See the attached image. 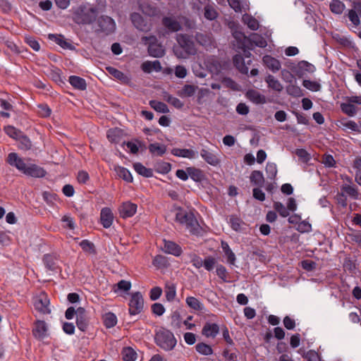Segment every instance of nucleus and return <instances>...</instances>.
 <instances>
[{
    "mask_svg": "<svg viewBox=\"0 0 361 361\" xmlns=\"http://www.w3.org/2000/svg\"><path fill=\"white\" fill-rule=\"evenodd\" d=\"M233 47L238 50H243L245 48L248 49H252V47H250L249 45V38L245 37L244 40H235L233 42Z\"/></svg>",
    "mask_w": 361,
    "mask_h": 361,
    "instance_id": "obj_57",
    "label": "nucleus"
},
{
    "mask_svg": "<svg viewBox=\"0 0 361 361\" xmlns=\"http://www.w3.org/2000/svg\"><path fill=\"white\" fill-rule=\"evenodd\" d=\"M48 38L56 42L58 45L61 46L63 49L68 48V42L64 39L63 36L61 35L49 34Z\"/></svg>",
    "mask_w": 361,
    "mask_h": 361,
    "instance_id": "obj_45",
    "label": "nucleus"
},
{
    "mask_svg": "<svg viewBox=\"0 0 361 361\" xmlns=\"http://www.w3.org/2000/svg\"><path fill=\"white\" fill-rule=\"evenodd\" d=\"M141 39L145 45H148L147 50L151 56L159 58L164 55V49L157 43V39L154 35L144 36Z\"/></svg>",
    "mask_w": 361,
    "mask_h": 361,
    "instance_id": "obj_4",
    "label": "nucleus"
},
{
    "mask_svg": "<svg viewBox=\"0 0 361 361\" xmlns=\"http://www.w3.org/2000/svg\"><path fill=\"white\" fill-rule=\"evenodd\" d=\"M42 197H43L44 200L48 204H50V205L54 204V202L56 200V198H57V196L56 194L51 192H48V191L43 192Z\"/></svg>",
    "mask_w": 361,
    "mask_h": 361,
    "instance_id": "obj_64",
    "label": "nucleus"
},
{
    "mask_svg": "<svg viewBox=\"0 0 361 361\" xmlns=\"http://www.w3.org/2000/svg\"><path fill=\"white\" fill-rule=\"evenodd\" d=\"M200 156L207 164L214 166L219 165L221 162L216 154L206 149H201Z\"/></svg>",
    "mask_w": 361,
    "mask_h": 361,
    "instance_id": "obj_17",
    "label": "nucleus"
},
{
    "mask_svg": "<svg viewBox=\"0 0 361 361\" xmlns=\"http://www.w3.org/2000/svg\"><path fill=\"white\" fill-rule=\"evenodd\" d=\"M187 171L189 176L195 182H200L204 178V172L195 167H188Z\"/></svg>",
    "mask_w": 361,
    "mask_h": 361,
    "instance_id": "obj_29",
    "label": "nucleus"
},
{
    "mask_svg": "<svg viewBox=\"0 0 361 361\" xmlns=\"http://www.w3.org/2000/svg\"><path fill=\"white\" fill-rule=\"evenodd\" d=\"M186 229H188L190 233L196 235L200 233V226L196 219V218H194V222L190 221L186 226Z\"/></svg>",
    "mask_w": 361,
    "mask_h": 361,
    "instance_id": "obj_58",
    "label": "nucleus"
},
{
    "mask_svg": "<svg viewBox=\"0 0 361 361\" xmlns=\"http://www.w3.org/2000/svg\"><path fill=\"white\" fill-rule=\"evenodd\" d=\"M359 15L360 14L358 13L352 9H350L348 13V17L349 20L355 26H357L360 24Z\"/></svg>",
    "mask_w": 361,
    "mask_h": 361,
    "instance_id": "obj_63",
    "label": "nucleus"
},
{
    "mask_svg": "<svg viewBox=\"0 0 361 361\" xmlns=\"http://www.w3.org/2000/svg\"><path fill=\"white\" fill-rule=\"evenodd\" d=\"M163 97L166 102L178 109H181L184 106V103L182 101H180L178 98L171 95L166 92L163 93Z\"/></svg>",
    "mask_w": 361,
    "mask_h": 361,
    "instance_id": "obj_31",
    "label": "nucleus"
},
{
    "mask_svg": "<svg viewBox=\"0 0 361 361\" xmlns=\"http://www.w3.org/2000/svg\"><path fill=\"white\" fill-rule=\"evenodd\" d=\"M32 335L38 340H42L48 336V326L44 321L37 320L32 329Z\"/></svg>",
    "mask_w": 361,
    "mask_h": 361,
    "instance_id": "obj_11",
    "label": "nucleus"
},
{
    "mask_svg": "<svg viewBox=\"0 0 361 361\" xmlns=\"http://www.w3.org/2000/svg\"><path fill=\"white\" fill-rule=\"evenodd\" d=\"M121 355L124 361H135L137 358V353L131 347L123 348Z\"/></svg>",
    "mask_w": 361,
    "mask_h": 361,
    "instance_id": "obj_34",
    "label": "nucleus"
},
{
    "mask_svg": "<svg viewBox=\"0 0 361 361\" xmlns=\"http://www.w3.org/2000/svg\"><path fill=\"white\" fill-rule=\"evenodd\" d=\"M107 138L108 140L113 143H118L120 142L121 135L120 131L117 129H109L107 131Z\"/></svg>",
    "mask_w": 361,
    "mask_h": 361,
    "instance_id": "obj_52",
    "label": "nucleus"
},
{
    "mask_svg": "<svg viewBox=\"0 0 361 361\" xmlns=\"http://www.w3.org/2000/svg\"><path fill=\"white\" fill-rule=\"evenodd\" d=\"M135 171L140 176L146 178H150L153 176V171L151 169L146 168L140 162L135 163L133 164Z\"/></svg>",
    "mask_w": 361,
    "mask_h": 361,
    "instance_id": "obj_32",
    "label": "nucleus"
},
{
    "mask_svg": "<svg viewBox=\"0 0 361 361\" xmlns=\"http://www.w3.org/2000/svg\"><path fill=\"white\" fill-rule=\"evenodd\" d=\"M51 109L47 104H40L37 105V114L42 117H48L51 114Z\"/></svg>",
    "mask_w": 361,
    "mask_h": 361,
    "instance_id": "obj_59",
    "label": "nucleus"
},
{
    "mask_svg": "<svg viewBox=\"0 0 361 361\" xmlns=\"http://www.w3.org/2000/svg\"><path fill=\"white\" fill-rule=\"evenodd\" d=\"M262 60L264 65L273 72H276L281 68L280 61L271 56L266 55Z\"/></svg>",
    "mask_w": 361,
    "mask_h": 361,
    "instance_id": "obj_20",
    "label": "nucleus"
},
{
    "mask_svg": "<svg viewBox=\"0 0 361 361\" xmlns=\"http://www.w3.org/2000/svg\"><path fill=\"white\" fill-rule=\"evenodd\" d=\"M266 82L268 84V87L276 92H281L283 90V86L280 82L276 79L273 75H269L266 79Z\"/></svg>",
    "mask_w": 361,
    "mask_h": 361,
    "instance_id": "obj_35",
    "label": "nucleus"
},
{
    "mask_svg": "<svg viewBox=\"0 0 361 361\" xmlns=\"http://www.w3.org/2000/svg\"><path fill=\"white\" fill-rule=\"evenodd\" d=\"M16 140L18 142V148L22 150H28L32 147V142L24 133H23Z\"/></svg>",
    "mask_w": 361,
    "mask_h": 361,
    "instance_id": "obj_39",
    "label": "nucleus"
},
{
    "mask_svg": "<svg viewBox=\"0 0 361 361\" xmlns=\"http://www.w3.org/2000/svg\"><path fill=\"white\" fill-rule=\"evenodd\" d=\"M6 161L11 166H15L18 171L28 176L42 178L46 174V171L43 168L35 164L25 163V160L19 157L16 152L9 153Z\"/></svg>",
    "mask_w": 361,
    "mask_h": 361,
    "instance_id": "obj_1",
    "label": "nucleus"
},
{
    "mask_svg": "<svg viewBox=\"0 0 361 361\" xmlns=\"http://www.w3.org/2000/svg\"><path fill=\"white\" fill-rule=\"evenodd\" d=\"M204 16L207 20H212L216 18L218 13L212 6L207 5L204 7Z\"/></svg>",
    "mask_w": 361,
    "mask_h": 361,
    "instance_id": "obj_53",
    "label": "nucleus"
},
{
    "mask_svg": "<svg viewBox=\"0 0 361 361\" xmlns=\"http://www.w3.org/2000/svg\"><path fill=\"white\" fill-rule=\"evenodd\" d=\"M298 353L302 354V357H305L307 361H321L319 355L314 350H310L305 353H302V349H300Z\"/></svg>",
    "mask_w": 361,
    "mask_h": 361,
    "instance_id": "obj_46",
    "label": "nucleus"
},
{
    "mask_svg": "<svg viewBox=\"0 0 361 361\" xmlns=\"http://www.w3.org/2000/svg\"><path fill=\"white\" fill-rule=\"evenodd\" d=\"M148 149L150 153L157 156H162L166 151L165 145L157 142L150 144Z\"/></svg>",
    "mask_w": 361,
    "mask_h": 361,
    "instance_id": "obj_36",
    "label": "nucleus"
},
{
    "mask_svg": "<svg viewBox=\"0 0 361 361\" xmlns=\"http://www.w3.org/2000/svg\"><path fill=\"white\" fill-rule=\"evenodd\" d=\"M75 314L76 315V324L78 328L81 331H85L88 326L85 310L80 307L77 310H75L73 307H69V319H73Z\"/></svg>",
    "mask_w": 361,
    "mask_h": 361,
    "instance_id": "obj_5",
    "label": "nucleus"
},
{
    "mask_svg": "<svg viewBox=\"0 0 361 361\" xmlns=\"http://www.w3.org/2000/svg\"><path fill=\"white\" fill-rule=\"evenodd\" d=\"M196 350L202 355H209L213 353L212 347L204 343H198L195 346Z\"/></svg>",
    "mask_w": 361,
    "mask_h": 361,
    "instance_id": "obj_44",
    "label": "nucleus"
},
{
    "mask_svg": "<svg viewBox=\"0 0 361 361\" xmlns=\"http://www.w3.org/2000/svg\"><path fill=\"white\" fill-rule=\"evenodd\" d=\"M221 247L225 255L227 257L228 262L231 264H234L235 261V255L230 248L228 244L226 242L222 241Z\"/></svg>",
    "mask_w": 361,
    "mask_h": 361,
    "instance_id": "obj_37",
    "label": "nucleus"
},
{
    "mask_svg": "<svg viewBox=\"0 0 361 361\" xmlns=\"http://www.w3.org/2000/svg\"><path fill=\"white\" fill-rule=\"evenodd\" d=\"M165 293L166 300L168 301H173L176 295V287L174 286V285L167 284L165 288Z\"/></svg>",
    "mask_w": 361,
    "mask_h": 361,
    "instance_id": "obj_56",
    "label": "nucleus"
},
{
    "mask_svg": "<svg viewBox=\"0 0 361 361\" xmlns=\"http://www.w3.org/2000/svg\"><path fill=\"white\" fill-rule=\"evenodd\" d=\"M250 47L255 45L259 47L264 48L267 45L266 39L257 33H252L249 38Z\"/></svg>",
    "mask_w": 361,
    "mask_h": 361,
    "instance_id": "obj_25",
    "label": "nucleus"
},
{
    "mask_svg": "<svg viewBox=\"0 0 361 361\" xmlns=\"http://www.w3.org/2000/svg\"><path fill=\"white\" fill-rule=\"evenodd\" d=\"M302 85L307 89L314 92L319 91L321 87L320 85L318 82L310 80H304L302 82Z\"/></svg>",
    "mask_w": 361,
    "mask_h": 361,
    "instance_id": "obj_60",
    "label": "nucleus"
},
{
    "mask_svg": "<svg viewBox=\"0 0 361 361\" xmlns=\"http://www.w3.org/2000/svg\"><path fill=\"white\" fill-rule=\"evenodd\" d=\"M131 288V283L126 280H121L118 283L114 285V291L115 293L118 290H123L124 292L128 291Z\"/></svg>",
    "mask_w": 361,
    "mask_h": 361,
    "instance_id": "obj_51",
    "label": "nucleus"
},
{
    "mask_svg": "<svg viewBox=\"0 0 361 361\" xmlns=\"http://www.w3.org/2000/svg\"><path fill=\"white\" fill-rule=\"evenodd\" d=\"M154 341L159 348L166 351L173 350L177 343L173 334L164 328H161L156 332Z\"/></svg>",
    "mask_w": 361,
    "mask_h": 361,
    "instance_id": "obj_3",
    "label": "nucleus"
},
{
    "mask_svg": "<svg viewBox=\"0 0 361 361\" xmlns=\"http://www.w3.org/2000/svg\"><path fill=\"white\" fill-rule=\"evenodd\" d=\"M128 306V312L130 315H137L142 312L144 299L141 293L135 292L131 294Z\"/></svg>",
    "mask_w": 361,
    "mask_h": 361,
    "instance_id": "obj_6",
    "label": "nucleus"
},
{
    "mask_svg": "<svg viewBox=\"0 0 361 361\" xmlns=\"http://www.w3.org/2000/svg\"><path fill=\"white\" fill-rule=\"evenodd\" d=\"M162 249L166 253L174 256H180L182 253L180 246L171 240H164V247Z\"/></svg>",
    "mask_w": 361,
    "mask_h": 361,
    "instance_id": "obj_16",
    "label": "nucleus"
},
{
    "mask_svg": "<svg viewBox=\"0 0 361 361\" xmlns=\"http://www.w3.org/2000/svg\"><path fill=\"white\" fill-rule=\"evenodd\" d=\"M163 26L169 32H175L181 30L180 23L175 16H165L162 18Z\"/></svg>",
    "mask_w": 361,
    "mask_h": 361,
    "instance_id": "obj_12",
    "label": "nucleus"
},
{
    "mask_svg": "<svg viewBox=\"0 0 361 361\" xmlns=\"http://www.w3.org/2000/svg\"><path fill=\"white\" fill-rule=\"evenodd\" d=\"M79 245L84 252L94 255L96 254L94 245L90 240H82L81 242H80Z\"/></svg>",
    "mask_w": 361,
    "mask_h": 361,
    "instance_id": "obj_48",
    "label": "nucleus"
},
{
    "mask_svg": "<svg viewBox=\"0 0 361 361\" xmlns=\"http://www.w3.org/2000/svg\"><path fill=\"white\" fill-rule=\"evenodd\" d=\"M229 6L237 13H241L244 6L241 0H227Z\"/></svg>",
    "mask_w": 361,
    "mask_h": 361,
    "instance_id": "obj_62",
    "label": "nucleus"
},
{
    "mask_svg": "<svg viewBox=\"0 0 361 361\" xmlns=\"http://www.w3.org/2000/svg\"><path fill=\"white\" fill-rule=\"evenodd\" d=\"M345 8V4L340 0H333L329 5L331 11L336 14H341Z\"/></svg>",
    "mask_w": 361,
    "mask_h": 361,
    "instance_id": "obj_40",
    "label": "nucleus"
},
{
    "mask_svg": "<svg viewBox=\"0 0 361 361\" xmlns=\"http://www.w3.org/2000/svg\"><path fill=\"white\" fill-rule=\"evenodd\" d=\"M97 32L106 33V35L112 33L116 28L114 20L109 16H101L97 20Z\"/></svg>",
    "mask_w": 361,
    "mask_h": 361,
    "instance_id": "obj_7",
    "label": "nucleus"
},
{
    "mask_svg": "<svg viewBox=\"0 0 361 361\" xmlns=\"http://www.w3.org/2000/svg\"><path fill=\"white\" fill-rule=\"evenodd\" d=\"M5 133L11 138L17 140L23 133L12 126L4 128Z\"/></svg>",
    "mask_w": 361,
    "mask_h": 361,
    "instance_id": "obj_49",
    "label": "nucleus"
},
{
    "mask_svg": "<svg viewBox=\"0 0 361 361\" xmlns=\"http://www.w3.org/2000/svg\"><path fill=\"white\" fill-rule=\"evenodd\" d=\"M250 182L257 187H263L264 184V178L260 171H253L250 176Z\"/></svg>",
    "mask_w": 361,
    "mask_h": 361,
    "instance_id": "obj_27",
    "label": "nucleus"
},
{
    "mask_svg": "<svg viewBox=\"0 0 361 361\" xmlns=\"http://www.w3.org/2000/svg\"><path fill=\"white\" fill-rule=\"evenodd\" d=\"M286 91L288 94L293 97H300L302 95L301 89L298 86L293 84H290L287 87Z\"/></svg>",
    "mask_w": 361,
    "mask_h": 361,
    "instance_id": "obj_61",
    "label": "nucleus"
},
{
    "mask_svg": "<svg viewBox=\"0 0 361 361\" xmlns=\"http://www.w3.org/2000/svg\"><path fill=\"white\" fill-rule=\"evenodd\" d=\"M197 88V86L186 84L177 92V94L181 98L190 97L195 94Z\"/></svg>",
    "mask_w": 361,
    "mask_h": 361,
    "instance_id": "obj_24",
    "label": "nucleus"
},
{
    "mask_svg": "<svg viewBox=\"0 0 361 361\" xmlns=\"http://www.w3.org/2000/svg\"><path fill=\"white\" fill-rule=\"evenodd\" d=\"M141 68L145 73H151L152 71L159 72L161 70V66L159 61H145L142 63Z\"/></svg>",
    "mask_w": 361,
    "mask_h": 361,
    "instance_id": "obj_26",
    "label": "nucleus"
},
{
    "mask_svg": "<svg viewBox=\"0 0 361 361\" xmlns=\"http://www.w3.org/2000/svg\"><path fill=\"white\" fill-rule=\"evenodd\" d=\"M97 9L89 4H83L73 11V20L78 24H91L96 19Z\"/></svg>",
    "mask_w": 361,
    "mask_h": 361,
    "instance_id": "obj_2",
    "label": "nucleus"
},
{
    "mask_svg": "<svg viewBox=\"0 0 361 361\" xmlns=\"http://www.w3.org/2000/svg\"><path fill=\"white\" fill-rule=\"evenodd\" d=\"M219 331V327L216 324L206 323L202 329V333L206 337L214 338Z\"/></svg>",
    "mask_w": 361,
    "mask_h": 361,
    "instance_id": "obj_23",
    "label": "nucleus"
},
{
    "mask_svg": "<svg viewBox=\"0 0 361 361\" xmlns=\"http://www.w3.org/2000/svg\"><path fill=\"white\" fill-rule=\"evenodd\" d=\"M130 20L133 25L140 31L147 32L151 28L148 19L142 16L139 13H133L130 15Z\"/></svg>",
    "mask_w": 361,
    "mask_h": 361,
    "instance_id": "obj_8",
    "label": "nucleus"
},
{
    "mask_svg": "<svg viewBox=\"0 0 361 361\" xmlns=\"http://www.w3.org/2000/svg\"><path fill=\"white\" fill-rule=\"evenodd\" d=\"M234 66L243 74L247 75L249 68L245 65L244 59L241 54H235L233 57Z\"/></svg>",
    "mask_w": 361,
    "mask_h": 361,
    "instance_id": "obj_18",
    "label": "nucleus"
},
{
    "mask_svg": "<svg viewBox=\"0 0 361 361\" xmlns=\"http://www.w3.org/2000/svg\"><path fill=\"white\" fill-rule=\"evenodd\" d=\"M268 178L274 179L277 174V167L274 163H267L265 169Z\"/></svg>",
    "mask_w": 361,
    "mask_h": 361,
    "instance_id": "obj_54",
    "label": "nucleus"
},
{
    "mask_svg": "<svg viewBox=\"0 0 361 361\" xmlns=\"http://www.w3.org/2000/svg\"><path fill=\"white\" fill-rule=\"evenodd\" d=\"M185 302L187 305L192 309L195 310H202V304L200 302L198 299L195 297L189 296L186 298Z\"/></svg>",
    "mask_w": 361,
    "mask_h": 361,
    "instance_id": "obj_47",
    "label": "nucleus"
},
{
    "mask_svg": "<svg viewBox=\"0 0 361 361\" xmlns=\"http://www.w3.org/2000/svg\"><path fill=\"white\" fill-rule=\"evenodd\" d=\"M341 190L345 195H348L353 200L359 199L360 193L357 190V188L355 186L344 184L341 186Z\"/></svg>",
    "mask_w": 361,
    "mask_h": 361,
    "instance_id": "obj_30",
    "label": "nucleus"
},
{
    "mask_svg": "<svg viewBox=\"0 0 361 361\" xmlns=\"http://www.w3.org/2000/svg\"><path fill=\"white\" fill-rule=\"evenodd\" d=\"M274 208L282 217H287L289 215V211L287 207L280 202H275L274 203Z\"/></svg>",
    "mask_w": 361,
    "mask_h": 361,
    "instance_id": "obj_55",
    "label": "nucleus"
},
{
    "mask_svg": "<svg viewBox=\"0 0 361 361\" xmlns=\"http://www.w3.org/2000/svg\"><path fill=\"white\" fill-rule=\"evenodd\" d=\"M150 106L154 109L156 111L160 113H168L169 109L166 104L156 100H152L149 102Z\"/></svg>",
    "mask_w": 361,
    "mask_h": 361,
    "instance_id": "obj_41",
    "label": "nucleus"
},
{
    "mask_svg": "<svg viewBox=\"0 0 361 361\" xmlns=\"http://www.w3.org/2000/svg\"><path fill=\"white\" fill-rule=\"evenodd\" d=\"M49 299L44 293H40L35 300V309L42 314H49L51 310L49 308Z\"/></svg>",
    "mask_w": 361,
    "mask_h": 361,
    "instance_id": "obj_9",
    "label": "nucleus"
},
{
    "mask_svg": "<svg viewBox=\"0 0 361 361\" xmlns=\"http://www.w3.org/2000/svg\"><path fill=\"white\" fill-rule=\"evenodd\" d=\"M173 154L177 157L188 159H193L196 157V152L190 149H174Z\"/></svg>",
    "mask_w": 361,
    "mask_h": 361,
    "instance_id": "obj_33",
    "label": "nucleus"
},
{
    "mask_svg": "<svg viewBox=\"0 0 361 361\" xmlns=\"http://www.w3.org/2000/svg\"><path fill=\"white\" fill-rule=\"evenodd\" d=\"M69 84L78 90L83 91L87 89V82L85 80L79 76H69Z\"/></svg>",
    "mask_w": 361,
    "mask_h": 361,
    "instance_id": "obj_21",
    "label": "nucleus"
},
{
    "mask_svg": "<svg viewBox=\"0 0 361 361\" xmlns=\"http://www.w3.org/2000/svg\"><path fill=\"white\" fill-rule=\"evenodd\" d=\"M137 206L131 202H125L118 207L120 216L123 219L132 217L137 212Z\"/></svg>",
    "mask_w": 361,
    "mask_h": 361,
    "instance_id": "obj_10",
    "label": "nucleus"
},
{
    "mask_svg": "<svg viewBox=\"0 0 361 361\" xmlns=\"http://www.w3.org/2000/svg\"><path fill=\"white\" fill-rule=\"evenodd\" d=\"M229 223L231 224V228L238 232L243 231V226L245 223L236 216H231L229 219Z\"/></svg>",
    "mask_w": 361,
    "mask_h": 361,
    "instance_id": "obj_38",
    "label": "nucleus"
},
{
    "mask_svg": "<svg viewBox=\"0 0 361 361\" xmlns=\"http://www.w3.org/2000/svg\"><path fill=\"white\" fill-rule=\"evenodd\" d=\"M177 42L187 54H195L194 44L188 36L185 35H179L177 37Z\"/></svg>",
    "mask_w": 361,
    "mask_h": 361,
    "instance_id": "obj_14",
    "label": "nucleus"
},
{
    "mask_svg": "<svg viewBox=\"0 0 361 361\" xmlns=\"http://www.w3.org/2000/svg\"><path fill=\"white\" fill-rule=\"evenodd\" d=\"M45 267L49 271H57L59 269V259L55 255L47 254L43 257Z\"/></svg>",
    "mask_w": 361,
    "mask_h": 361,
    "instance_id": "obj_15",
    "label": "nucleus"
},
{
    "mask_svg": "<svg viewBox=\"0 0 361 361\" xmlns=\"http://www.w3.org/2000/svg\"><path fill=\"white\" fill-rule=\"evenodd\" d=\"M152 264L157 269H163L167 267L168 261L164 256L157 255L153 259Z\"/></svg>",
    "mask_w": 361,
    "mask_h": 361,
    "instance_id": "obj_50",
    "label": "nucleus"
},
{
    "mask_svg": "<svg viewBox=\"0 0 361 361\" xmlns=\"http://www.w3.org/2000/svg\"><path fill=\"white\" fill-rule=\"evenodd\" d=\"M342 111L349 116H353L357 113V107L352 103H343L341 104Z\"/></svg>",
    "mask_w": 361,
    "mask_h": 361,
    "instance_id": "obj_42",
    "label": "nucleus"
},
{
    "mask_svg": "<svg viewBox=\"0 0 361 361\" xmlns=\"http://www.w3.org/2000/svg\"><path fill=\"white\" fill-rule=\"evenodd\" d=\"M117 323L116 316L111 312L106 313L104 317V326L109 329L116 326Z\"/></svg>",
    "mask_w": 361,
    "mask_h": 361,
    "instance_id": "obj_43",
    "label": "nucleus"
},
{
    "mask_svg": "<svg viewBox=\"0 0 361 361\" xmlns=\"http://www.w3.org/2000/svg\"><path fill=\"white\" fill-rule=\"evenodd\" d=\"M115 171L119 178H122L123 180L128 183H132L133 180L132 174L129 171L128 169L123 166H117L114 168Z\"/></svg>",
    "mask_w": 361,
    "mask_h": 361,
    "instance_id": "obj_28",
    "label": "nucleus"
},
{
    "mask_svg": "<svg viewBox=\"0 0 361 361\" xmlns=\"http://www.w3.org/2000/svg\"><path fill=\"white\" fill-rule=\"evenodd\" d=\"M195 215L192 213H188L183 210H180L176 214V221L185 226L190 222H194Z\"/></svg>",
    "mask_w": 361,
    "mask_h": 361,
    "instance_id": "obj_19",
    "label": "nucleus"
},
{
    "mask_svg": "<svg viewBox=\"0 0 361 361\" xmlns=\"http://www.w3.org/2000/svg\"><path fill=\"white\" fill-rule=\"evenodd\" d=\"M114 219L111 209L109 207H104L100 212V222L105 228L111 227Z\"/></svg>",
    "mask_w": 361,
    "mask_h": 361,
    "instance_id": "obj_13",
    "label": "nucleus"
},
{
    "mask_svg": "<svg viewBox=\"0 0 361 361\" xmlns=\"http://www.w3.org/2000/svg\"><path fill=\"white\" fill-rule=\"evenodd\" d=\"M246 97L249 100L257 104L266 103V98L264 95L255 90H248L246 93Z\"/></svg>",
    "mask_w": 361,
    "mask_h": 361,
    "instance_id": "obj_22",
    "label": "nucleus"
}]
</instances>
